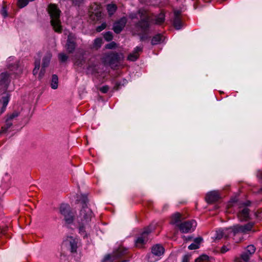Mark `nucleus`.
I'll return each mask as SVG.
<instances>
[{"label": "nucleus", "instance_id": "1", "mask_svg": "<svg viewBox=\"0 0 262 262\" xmlns=\"http://www.w3.org/2000/svg\"><path fill=\"white\" fill-rule=\"evenodd\" d=\"M48 12L51 17V23L54 29L57 32H60L61 31V26L59 20L60 10L54 4H51L48 7Z\"/></svg>", "mask_w": 262, "mask_h": 262}, {"label": "nucleus", "instance_id": "2", "mask_svg": "<svg viewBox=\"0 0 262 262\" xmlns=\"http://www.w3.org/2000/svg\"><path fill=\"white\" fill-rule=\"evenodd\" d=\"M164 253V248L160 245H156L152 247L151 252L148 255V260L149 262H155L161 258V256Z\"/></svg>", "mask_w": 262, "mask_h": 262}, {"label": "nucleus", "instance_id": "3", "mask_svg": "<svg viewBox=\"0 0 262 262\" xmlns=\"http://www.w3.org/2000/svg\"><path fill=\"white\" fill-rule=\"evenodd\" d=\"M183 212H181V220L183 218H186L188 216V214H187L186 215H184V216L183 217ZM196 226V223L194 220L185 221L183 222L181 221V232H191L194 231Z\"/></svg>", "mask_w": 262, "mask_h": 262}, {"label": "nucleus", "instance_id": "4", "mask_svg": "<svg viewBox=\"0 0 262 262\" xmlns=\"http://www.w3.org/2000/svg\"><path fill=\"white\" fill-rule=\"evenodd\" d=\"M92 215L93 213L91 209L86 206H84L80 211L77 221L80 222L82 225L85 224L91 221Z\"/></svg>", "mask_w": 262, "mask_h": 262}, {"label": "nucleus", "instance_id": "5", "mask_svg": "<svg viewBox=\"0 0 262 262\" xmlns=\"http://www.w3.org/2000/svg\"><path fill=\"white\" fill-rule=\"evenodd\" d=\"M253 223H249L245 225H236L231 227L232 233L234 236L239 233H246L251 230Z\"/></svg>", "mask_w": 262, "mask_h": 262}, {"label": "nucleus", "instance_id": "6", "mask_svg": "<svg viewBox=\"0 0 262 262\" xmlns=\"http://www.w3.org/2000/svg\"><path fill=\"white\" fill-rule=\"evenodd\" d=\"M152 229H145L141 235L137 238L135 242L136 247L141 248L148 240V235L151 232Z\"/></svg>", "mask_w": 262, "mask_h": 262}, {"label": "nucleus", "instance_id": "7", "mask_svg": "<svg viewBox=\"0 0 262 262\" xmlns=\"http://www.w3.org/2000/svg\"><path fill=\"white\" fill-rule=\"evenodd\" d=\"M18 114L16 112H14L12 114L8 115L6 120L5 125L2 127V131L3 133H6L9 131L12 125V120L17 117Z\"/></svg>", "mask_w": 262, "mask_h": 262}, {"label": "nucleus", "instance_id": "8", "mask_svg": "<svg viewBox=\"0 0 262 262\" xmlns=\"http://www.w3.org/2000/svg\"><path fill=\"white\" fill-rule=\"evenodd\" d=\"M221 198L220 192L218 191L214 190L207 193L205 200L208 203H211L218 201Z\"/></svg>", "mask_w": 262, "mask_h": 262}, {"label": "nucleus", "instance_id": "9", "mask_svg": "<svg viewBox=\"0 0 262 262\" xmlns=\"http://www.w3.org/2000/svg\"><path fill=\"white\" fill-rule=\"evenodd\" d=\"M69 207L67 205H62L60 206V211L61 214L64 216L66 222L68 224L73 221V216L69 211Z\"/></svg>", "mask_w": 262, "mask_h": 262}, {"label": "nucleus", "instance_id": "10", "mask_svg": "<svg viewBox=\"0 0 262 262\" xmlns=\"http://www.w3.org/2000/svg\"><path fill=\"white\" fill-rule=\"evenodd\" d=\"M75 36L72 34H70L68 36L67 43L66 45V49L69 53H72L76 47L74 41Z\"/></svg>", "mask_w": 262, "mask_h": 262}, {"label": "nucleus", "instance_id": "11", "mask_svg": "<svg viewBox=\"0 0 262 262\" xmlns=\"http://www.w3.org/2000/svg\"><path fill=\"white\" fill-rule=\"evenodd\" d=\"M232 233L231 227L223 230H219L216 231L215 239H220L223 237H228Z\"/></svg>", "mask_w": 262, "mask_h": 262}, {"label": "nucleus", "instance_id": "12", "mask_svg": "<svg viewBox=\"0 0 262 262\" xmlns=\"http://www.w3.org/2000/svg\"><path fill=\"white\" fill-rule=\"evenodd\" d=\"M142 51V47H136L132 53H130L127 59L129 61H134L136 60L139 56V54Z\"/></svg>", "mask_w": 262, "mask_h": 262}, {"label": "nucleus", "instance_id": "13", "mask_svg": "<svg viewBox=\"0 0 262 262\" xmlns=\"http://www.w3.org/2000/svg\"><path fill=\"white\" fill-rule=\"evenodd\" d=\"M126 20L125 18H122L120 20H119L118 21L115 23L114 25L113 30L114 32L116 33H120L122 29L125 26V25L126 24Z\"/></svg>", "mask_w": 262, "mask_h": 262}, {"label": "nucleus", "instance_id": "14", "mask_svg": "<svg viewBox=\"0 0 262 262\" xmlns=\"http://www.w3.org/2000/svg\"><path fill=\"white\" fill-rule=\"evenodd\" d=\"M9 95L8 94H5L0 100V105H2V108L0 110V115L5 111L9 101Z\"/></svg>", "mask_w": 262, "mask_h": 262}, {"label": "nucleus", "instance_id": "15", "mask_svg": "<svg viewBox=\"0 0 262 262\" xmlns=\"http://www.w3.org/2000/svg\"><path fill=\"white\" fill-rule=\"evenodd\" d=\"M170 224L176 228H180V214L179 213H176L171 216Z\"/></svg>", "mask_w": 262, "mask_h": 262}, {"label": "nucleus", "instance_id": "16", "mask_svg": "<svg viewBox=\"0 0 262 262\" xmlns=\"http://www.w3.org/2000/svg\"><path fill=\"white\" fill-rule=\"evenodd\" d=\"M90 12L95 14L97 17L101 16V6L97 4H94L91 6Z\"/></svg>", "mask_w": 262, "mask_h": 262}, {"label": "nucleus", "instance_id": "17", "mask_svg": "<svg viewBox=\"0 0 262 262\" xmlns=\"http://www.w3.org/2000/svg\"><path fill=\"white\" fill-rule=\"evenodd\" d=\"M203 240V238L200 236L193 239L192 241H193V243L188 246V249L189 250H195L199 249Z\"/></svg>", "mask_w": 262, "mask_h": 262}, {"label": "nucleus", "instance_id": "18", "mask_svg": "<svg viewBox=\"0 0 262 262\" xmlns=\"http://www.w3.org/2000/svg\"><path fill=\"white\" fill-rule=\"evenodd\" d=\"M249 210L247 208H244L238 213V217L241 221L247 220L249 218Z\"/></svg>", "mask_w": 262, "mask_h": 262}, {"label": "nucleus", "instance_id": "19", "mask_svg": "<svg viewBox=\"0 0 262 262\" xmlns=\"http://www.w3.org/2000/svg\"><path fill=\"white\" fill-rule=\"evenodd\" d=\"M69 243L71 248V251L74 252L76 251L77 248V242L75 239H73L72 237H69L66 241V243Z\"/></svg>", "mask_w": 262, "mask_h": 262}, {"label": "nucleus", "instance_id": "20", "mask_svg": "<svg viewBox=\"0 0 262 262\" xmlns=\"http://www.w3.org/2000/svg\"><path fill=\"white\" fill-rule=\"evenodd\" d=\"M9 80V75L7 73H2L0 75V85H6Z\"/></svg>", "mask_w": 262, "mask_h": 262}, {"label": "nucleus", "instance_id": "21", "mask_svg": "<svg viewBox=\"0 0 262 262\" xmlns=\"http://www.w3.org/2000/svg\"><path fill=\"white\" fill-rule=\"evenodd\" d=\"M52 55L51 53H48L43 58L42 67L46 68L48 66L51 58Z\"/></svg>", "mask_w": 262, "mask_h": 262}, {"label": "nucleus", "instance_id": "22", "mask_svg": "<svg viewBox=\"0 0 262 262\" xmlns=\"http://www.w3.org/2000/svg\"><path fill=\"white\" fill-rule=\"evenodd\" d=\"M58 79L56 75L52 76L51 86L53 89H56L58 88Z\"/></svg>", "mask_w": 262, "mask_h": 262}, {"label": "nucleus", "instance_id": "23", "mask_svg": "<svg viewBox=\"0 0 262 262\" xmlns=\"http://www.w3.org/2000/svg\"><path fill=\"white\" fill-rule=\"evenodd\" d=\"M148 19V17L146 16L145 20H142L141 22H140L139 26L143 30H145L148 27L149 25Z\"/></svg>", "mask_w": 262, "mask_h": 262}, {"label": "nucleus", "instance_id": "24", "mask_svg": "<svg viewBox=\"0 0 262 262\" xmlns=\"http://www.w3.org/2000/svg\"><path fill=\"white\" fill-rule=\"evenodd\" d=\"M162 38L163 36L160 34L155 36L151 39V43L152 45H157L160 43L162 41Z\"/></svg>", "mask_w": 262, "mask_h": 262}, {"label": "nucleus", "instance_id": "25", "mask_svg": "<svg viewBox=\"0 0 262 262\" xmlns=\"http://www.w3.org/2000/svg\"><path fill=\"white\" fill-rule=\"evenodd\" d=\"M97 65L90 64L88 68V72L91 74L98 73Z\"/></svg>", "mask_w": 262, "mask_h": 262}, {"label": "nucleus", "instance_id": "26", "mask_svg": "<svg viewBox=\"0 0 262 262\" xmlns=\"http://www.w3.org/2000/svg\"><path fill=\"white\" fill-rule=\"evenodd\" d=\"M117 7L115 4H109L107 6V10L110 15H112L116 11Z\"/></svg>", "mask_w": 262, "mask_h": 262}, {"label": "nucleus", "instance_id": "27", "mask_svg": "<svg viewBox=\"0 0 262 262\" xmlns=\"http://www.w3.org/2000/svg\"><path fill=\"white\" fill-rule=\"evenodd\" d=\"M255 251V248L253 245H249L247 247L245 252L251 256Z\"/></svg>", "mask_w": 262, "mask_h": 262}, {"label": "nucleus", "instance_id": "28", "mask_svg": "<svg viewBox=\"0 0 262 262\" xmlns=\"http://www.w3.org/2000/svg\"><path fill=\"white\" fill-rule=\"evenodd\" d=\"M102 43V39L100 38H96L94 40V47L98 49L100 48Z\"/></svg>", "mask_w": 262, "mask_h": 262}, {"label": "nucleus", "instance_id": "29", "mask_svg": "<svg viewBox=\"0 0 262 262\" xmlns=\"http://www.w3.org/2000/svg\"><path fill=\"white\" fill-rule=\"evenodd\" d=\"M40 68V62L39 61H35V67L33 71V75L36 76Z\"/></svg>", "mask_w": 262, "mask_h": 262}, {"label": "nucleus", "instance_id": "30", "mask_svg": "<svg viewBox=\"0 0 262 262\" xmlns=\"http://www.w3.org/2000/svg\"><path fill=\"white\" fill-rule=\"evenodd\" d=\"M250 257L251 256L245 252L242 253L240 256L241 258L245 262L248 261L249 260Z\"/></svg>", "mask_w": 262, "mask_h": 262}, {"label": "nucleus", "instance_id": "31", "mask_svg": "<svg viewBox=\"0 0 262 262\" xmlns=\"http://www.w3.org/2000/svg\"><path fill=\"white\" fill-rule=\"evenodd\" d=\"M181 238L183 239L184 243H187L193 241V237L191 235L188 236H181Z\"/></svg>", "mask_w": 262, "mask_h": 262}, {"label": "nucleus", "instance_id": "32", "mask_svg": "<svg viewBox=\"0 0 262 262\" xmlns=\"http://www.w3.org/2000/svg\"><path fill=\"white\" fill-rule=\"evenodd\" d=\"M164 21V17L163 14H161L156 19L155 23L157 24H161L163 23Z\"/></svg>", "mask_w": 262, "mask_h": 262}, {"label": "nucleus", "instance_id": "33", "mask_svg": "<svg viewBox=\"0 0 262 262\" xmlns=\"http://www.w3.org/2000/svg\"><path fill=\"white\" fill-rule=\"evenodd\" d=\"M104 37L107 41H110L113 39L112 33L110 32H106L104 34Z\"/></svg>", "mask_w": 262, "mask_h": 262}, {"label": "nucleus", "instance_id": "34", "mask_svg": "<svg viewBox=\"0 0 262 262\" xmlns=\"http://www.w3.org/2000/svg\"><path fill=\"white\" fill-rule=\"evenodd\" d=\"M112 54H109L105 55V58L103 59V62L104 64H107L110 62V59L112 58Z\"/></svg>", "mask_w": 262, "mask_h": 262}, {"label": "nucleus", "instance_id": "35", "mask_svg": "<svg viewBox=\"0 0 262 262\" xmlns=\"http://www.w3.org/2000/svg\"><path fill=\"white\" fill-rule=\"evenodd\" d=\"M58 57L59 60L62 62L66 61L68 58V56L64 53L59 54L58 55Z\"/></svg>", "mask_w": 262, "mask_h": 262}, {"label": "nucleus", "instance_id": "36", "mask_svg": "<svg viewBox=\"0 0 262 262\" xmlns=\"http://www.w3.org/2000/svg\"><path fill=\"white\" fill-rule=\"evenodd\" d=\"M106 24L105 23L102 24V25L98 27L96 29L97 32H101L106 28Z\"/></svg>", "mask_w": 262, "mask_h": 262}, {"label": "nucleus", "instance_id": "37", "mask_svg": "<svg viewBox=\"0 0 262 262\" xmlns=\"http://www.w3.org/2000/svg\"><path fill=\"white\" fill-rule=\"evenodd\" d=\"M45 68H43V67H42V68H41V69L40 70V72H39V73L38 74V78L39 79L42 78V77L44 75V74H45Z\"/></svg>", "mask_w": 262, "mask_h": 262}, {"label": "nucleus", "instance_id": "38", "mask_svg": "<svg viewBox=\"0 0 262 262\" xmlns=\"http://www.w3.org/2000/svg\"><path fill=\"white\" fill-rule=\"evenodd\" d=\"M191 257L190 254H186L183 258V262H189Z\"/></svg>", "mask_w": 262, "mask_h": 262}, {"label": "nucleus", "instance_id": "39", "mask_svg": "<svg viewBox=\"0 0 262 262\" xmlns=\"http://www.w3.org/2000/svg\"><path fill=\"white\" fill-rule=\"evenodd\" d=\"M116 44L114 42H112L106 46V48L107 49H113L116 47Z\"/></svg>", "mask_w": 262, "mask_h": 262}, {"label": "nucleus", "instance_id": "40", "mask_svg": "<svg viewBox=\"0 0 262 262\" xmlns=\"http://www.w3.org/2000/svg\"><path fill=\"white\" fill-rule=\"evenodd\" d=\"M100 91L103 93H106L108 90V87L107 86H103L100 89Z\"/></svg>", "mask_w": 262, "mask_h": 262}, {"label": "nucleus", "instance_id": "41", "mask_svg": "<svg viewBox=\"0 0 262 262\" xmlns=\"http://www.w3.org/2000/svg\"><path fill=\"white\" fill-rule=\"evenodd\" d=\"M199 258L200 259L201 261H205L208 259V257L206 255H202L200 256Z\"/></svg>", "mask_w": 262, "mask_h": 262}, {"label": "nucleus", "instance_id": "42", "mask_svg": "<svg viewBox=\"0 0 262 262\" xmlns=\"http://www.w3.org/2000/svg\"><path fill=\"white\" fill-rule=\"evenodd\" d=\"M229 250V248H227V247L226 246H224L223 247H222V248H221V252L222 253H225L227 251H228V250Z\"/></svg>", "mask_w": 262, "mask_h": 262}, {"label": "nucleus", "instance_id": "43", "mask_svg": "<svg viewBox=\"0 0 262 262\" xmlns=\"http://www.w3.org/2000/svg\"><path fill=\"white\" fill-rule=\"evenodd\" d=\"M1 13H2V15L4 17H6L7 16V11H6V9L4 8H3V9L2 10V12H1Z\"/></svg>", "mask_w": 262, "mask_h": 262}, {"label": "nucleus", "instance_id": "44", "mask_svg": "<svg viewBox=\"0 0 262 262\" xmlns=\"http://www.w3.org/2000/svg\"><path fill=\"white\" fill-rule=\"evenodd\" d=\"M241 259H242L241 258V257H236V258H235V260H235V262H242V261H241Z\"/></svg>", "mask_w": 262, "mask_h": 262}, {"label": "nucleus", "instance_id": "45", "mask_svg": "<svg viewBox=\"0 0 262 262\" xmlns=\"http://www.w3.org/2000/svg\"><path fill=\"white\" fill-rule=\"evenodd\" d=\"M79 231H80V232L81 233V234H83V236H84V235L83 234L84 231H83V227H80L79 228Z\"/></svg>", "mask_w": 262, "mask_h": 262}, {"label": "nucleus", "instance_id": "46", "mask_svg": "<svg viewBox=\"0 0 262 262\" xmlns=\"http://www.w3.org/2000/svg\"><path fill=\"white\" fill-rule=\"evenodd\" d=\"M195 262H201V261L200 260V259L198 257V258H196L195 259Z\"/></svg>", "mask_w": 262, "mask_h": 262}, {"label": "nucleus", "instance_id": "47", "mask_svg": "<svg viewBox=\"0 0 262 262\" xmlns=\"http://www.w3.org/2000/svg\"><path fill=\"white\" fill-rule=\"evenodd\" d=\"M75 64H76L77 65H79V63L78 62V61H75Z\"/></svg>", "mask_w": 262, "mask_h": 262}, {"label": "nucleus", "instance_id": "48", "mask_svg": "<svg viewBox=\"0 0 262 262\" xmlns=\"http://www.w3.org/2000/svg\"><path fill=\"white\" fill-rule=\"evenodd\" d=\"M181 27H182L183 26V23H182V20L181 19Z\"/></svg>", "mask_w": 262, "mask_h": 262}, {"label": "nucleus", "instance_id": "49", "mask_svg": "<svg viewBox=\"0 0 262 262\" xmlns=\"http://www.w3.org/2000/svg\"><path fill=\"white\" fill-rule=\"evenodd\" d=\"M164 207H166V208H167V207H168V206H167V205H165V206H164Z\"/></svg>", "mask_w": 262, "mask_h": 262}, {"label": "nucleus", "instance_id": "50", "mask_svg": "<svg viewBox=\"0 0 262 262\" xmlns=\"http://www.w3.org/2000/svg\"><path fill=\"white\" fill-rule=\"evenodd\" d=\"M122 262H127V260H123Z\"/></svg>", "mask_w": 262, "mask_h": 262}]
</instances>
